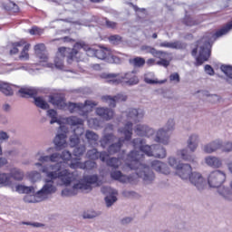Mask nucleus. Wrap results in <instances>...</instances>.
I'll use <instances>...</instances> for the list:
<instances>
[{"instance_id": "f257e3e1", "label": "nucleus", "mask_w": 232, "mask_h": 232, "mask_svg": "<svg viewBox=\"0 0 232 232\" xmlns=\"http://www.w3.org/2000/svg\"><path fill=\"white\" fill-rule=\"evenodd\" d=\"M43 172L47 177L44 185L35 195L27 194L24 198V202L35 204V202H43V200L50 198L51 195L57 192L55 180H60L59 186H70L72 177L66 170L61 172V166L59 164L44 167Z\"/></svg>"}, {"instance_id": "f03ea898", "label": "nucleus", "mask_w": 232, "mask_h": 232, "mask_svg": "<svg viewBox=\"0 0 232 232\" xmlns=\"http://www.w3.org/2000/svg\"><path fill=\"white\" fill-rule=\"evenodd\" d=\"M230 30H232V22L227 24L215 34L207 33L203 38L198 42V48L192 50V55L195 57V55H197V52H198V56L197 57L198 66H200V64H204V63H206V61H208L211 56V43L217 41L218 37L227 35V34H229Z\"/></svg>"}, {"instance_id": "7ed1b4c3", "label": "nucleus", "mask_w": 232, "mask_h": 232, "mask_svg": "<svg viewBox=\"0 0 232 232\" xmlns=\"http://www.w3.org/2000/svg\"><path fill=\"white\" fill-rule=\"evenodd\" d=\"M142 157L143 156L140 154V152L130 151L127 155L125 163L130 169H134V171H136V176L132 177H135L136 179L137 177L143 180V184L148 186L150 184H153L155 181V172L151 170L150 166L140 162V160H142Z\"/></svg>"}, {"instance_id": "20e7f679", "label": "nucleus", "mask_w": 232, "mask_h": 232, "mask_svg": "<svg viewBox=\"0 0 232 232\" xmlns=\"http://www.w3.org/2000/svg\"><path fill=\"white\" fill-rule=\"evenodd\" d=\"M103 79H107V82L111 84H121L123 82L127 86H135L139 82V77L135 72H130L123 74L109 73L103 74Z\"/></svg>"}, {"instance_id": "39448f33", "label": "nucleus", "mask_w": 232, "mask_h": 232, "mask_svg": "<svg viewBox=\"0 0 232 232\" xmlns=\"http://www.w3.org/2000/svg\"><path fill=\"white\" fill-rule=\"evenodd\" d=\"M118 131L124 135V139L120 138L117 143L109 146L108 153H110V155H113L118 153V151H121V148H122L124 140H131V137H133V122L127 121L124 127L120 128Z\"/></svg>"}, {"instance_id": "423d86ee", "label": "nucleus", "mask_w": 232, "mask_h": 232, "mask_svg": "<svg viewBox=\"0 0 232 232\" xmlns=\"http://www.w3.org/2000/svg\"><path fill=\"white\" fill-rule=\"evenodd\" d=\"M97 102L92 100H86L84 103H66V109L70 113H78L83 119H88V113L97 106Z\"/></svg>"}, {"instance_id": "0eeeda50", "label": "nucleus", "mask_w": 232, "mask_h": 232, "mask_svg": "<svg viewBox=\"0 0 232 232\" xmlns=\"http://www.w3.org/2000/svg\"><path fill=\"white\" fill-rule=\"evenodd\" d=\"M64 57H67V62L72 63V61L75 58V50L66 48V47H60L58 49V53L56 57L54 58V66L59 70H62L64 66Z\"/></svg>"}, {"instance_id": "6e6552de", "label": "nucleus", "mask_w": 232, "mask_h": 232, "mask_svg": "<svg viewBox=\"0 0 232 232\" xmlns=\"http://www.w3.org/2000/svg\"><path fill=\"white\" fill-rule=\"evenodd\" d=\"M226 182V172L222 170H214L208 176V184L209 188H220Z\"/></svg>"}, {"instance_id": "1a4fd4ad", "label": "nucleus", "mask_w": 232, "mask_h": 232, "mask_svg": "<svg viewBox=\"0 0 232 232\" xmlns=\"http://www.w3.org/2000/svg\"><path fill=\"white\" fill-rule=\"evenodd\" d=\"M133 146L135 148H140V151L139 150H132L136 151L137 153H140L142 155V159H144V154L147 155V157H154V148L153 145H145L146 144V140L142 138H136L132 140Z\"/></svg>"}, {"instance_id": "9d476101", "label": "nucleus", "mask_w": 232, "mask_h": 232, "mask_svg": "<svg viewBox=\"0 0 232 232\" xmlns=\"http://www.w3.org/2000/svg\"><path fill=\"white\" fill-rule=\"evenodd\" d=\"M188 180L190 184L198 189V191H204V189H206L207 182L202 174L198 172H192Z\"/></svg>"}, {"instance_id": "9b49d317", "label": "nucleus", "mask_w": 232, "mask_h": 232, "mask_svg": "<svg viewBox=\"0 0 232 232\" xmlns=\"http://www.w3.org/2000/svg\"><path fill=\"white\" fill-rule=\"evenodd\" d=\"M99 182V176L88 175L84 176L78 184L81 187V191H92V184H97Z\"/></svg>"}, {"instance_id": "f8f14e48", "label": "nucleus", "mask_w": 232, "mask_h": 232, "mask_svg": "<svg viewBox=\"0 0 232 232\" xmlns=\"http://www.w3.org/2000/svg\"><path fill=\"white\" fill-rule=\"evenodd\" d=\"M111 177L113 180H119L122 184H137L139 181L136 177L122 175V172L120 170L111 172Z\"/></svg>"}, {"instance_id": "ddd939ff", "label": "nucleus", "mask_w": 232, "mask_h": 232, "mask_svg": "<svg viewBox=\"0 0 232 232\" xmlns=\"http://www.w3.org/2000/svg\"><path fill=\"white\" fill-rule=\"evenodd\" d=\"M134 133L138 135V137H147L150 139V137L155 134V130L147 124L140 123L134 127Z\"/></svg>"}, {"instance_id": "4468645a", "label": "nucleus", "mask_w": 232, "mask_h": 232, "mask_svg": "<svg viewBox=\"0 0 232 232\" xmlns=\"http://www.w3.org/2000/svg\"><path fill=\"white\" fill-rule=\"evenodd\" d=\"M193 169L189 164L179 163L178 169L176 170L177 176L182 180H189Z\"/></svg>"}, {"instance_id": "2eb2a0df", "label": "nucleus", "mask_w": 232, "mask_h": 232, "mask_svg": "<svg viewBox=\"0 0 232 232\" xmlns=\"http://www.w3.org/2000/svg\"><path fill=\"white\" fill-rule=\"evenodd\" d=\"M70 168L72 169H86V171H90L92 169H97V163L92 160H87L83 163L76 160L70 164Z\"/></svg>"}, {"instance_id": "dca6fc26", "label": "nucleus", "mask_w": 232, "mask_h": 232, "mask_svg": "<svg viewBox=\"0 0 232 232\" xmlns=\"http://www.w3.org/2000/svg\"><path fill=\"white\" fill-rule=\"evenodd\" d=\"M150 168H152L154 171H157V173H161L162 175H169L171 173L168 164L159 160H152L150 162Z\"/></svg>"}, {"instance_id": "f3484780", "label": "nucleus", "mask_w": 232, "mask_h": 232, "mask_svg": "<svg viewBox=\"0 0 232 232\" xmlns=\"http://www.w3.org/2000/svg\"><path fill=\"white\" fill-rule=\"evenodd\" d=\"M86 157L91 160H98V159H100L102 162H106V159H109L110 154L106 151L99 152L97 151V149H92L87 151Z\"/></svg>"}, {"instance_id": "a211bd4d", "label": "nucleus", "mask_w": 232, "mask_h": 232, "mask_svg": "<svg viewBox=\"0 0 232 232\" xmlns=\"http://www.w3.org/2000/svg\"><path fill=\"white\" fill-rule=\"evenodd\" d=\"M144 110L142 109H129L127 111V119L133 122H140L144 119Z\"/></svg>"}, {"instance_id": "6ab92c4d", "label": "nucleus", "mask_w": 232, "mask_h": 232, "mask_svg": "<svg viewBox=\"0 0 232 232\" xmlns=\"http://www.w3.org/2000/svg\"><path fill=\"white\" fill-rule=\"evenodd\" d=\"M34 53L40 63H48V51H46L44 44H38L34 45Z\"/></svg>"}, {"instance_id": "aec40b11", "label": "nucleus", "mask_w": 232, "mask_h": 232, "mask_svg": "<svg viewBox=\"0 0 232 232\" xmlns=\"http://www.w3.org/2000/svg\"><path fill=\"white\" fill-rule=\"evenodd\" d=\"M82 49L86 52V54L89 57H96L97 55V49L92 48L84 43H76L72 48V50L75 51V55H77V53H79V50Z\"/></svg>"}, {"instance_id": "412c9836", "label": "nucleus", "mask_w": 232, "mask_h": 232, "mask_svg": "<svg viewBox=\"0 0 232 232\" xmlns=\"http://www.w3.org/2000/svg\"><path fill=\"white\" fill-rule=\"evenodd\" d=\"M49 102L53 106H56L58 110H66V102H64V96L63 94H53L49 97Z\"/></svg>"}, {"instance_id": "4be33fe9", "label": "nucleus", "mask_w": 232, "mask_h": 232, "mask_svg": "<svg viewBox=\"0 0 232 232\" xmlns=\"http://www.w3.org/2000/svg\"><path fill=\"white\" fill-rule=\"evenodd\" d=\"M154 140L155 142H159V144L168 146V144H169V132H167L166 130L162 128L159 129L156 132Z\"/></svg>"}, {"instance_id": "5701e85b", "label": "nucleus", "mask_w": 232, "mask_h": 232, "mask_svg": "<svg viewBox=\"0 0 232 232\" xmlns=\"http://www.w3.org/2000/svg\"><path fill=\"white\" fill-rule=\"evenodd\" d=\"M102 101L107 102L111 108H115L117 102H124L128 97L123 94H117L114 97L111 96H103L102 97Z\"/></svg>"}, {"instance_id": "b1692460", "label": "nucleus", "mask_w": 232, "mask_h": 232, "mask_svg": "<svg viewBox=\"0 0 232 232\" xmlns=\"http://www.w3.org/2000/svg\"><path fill=\"white\" fill-rule=\"evenodd\" d=\"M96 115L101 117V119H103V121H111L115 112L110 108L98 107L96 109Z\"/></svg>"}, {"instance_id": "393cba45", "label": "nucleus", "mask_w": 232, "mask_h": 232, "mask_svg": "<svg viewBox=\"0 0 232 232\" xmlns=\"http://www.w3.org/2000/svg\"><path fill=\"white\" fill-rule=\"evenodd\" d=\"M141 52H145V53H150L153 57H166L169 55V53L164 51H159L155 49V47H151L150 45H142Z\"/></svg>"}, {"instance_id": "a878e982", "label": "nucleus", "mask_w": 232, "mask_h": 232, "mask_svg": "<svg viewBox=\"0 0 232 232\" xmlns=\"http://www.w3.org/2000/svg\"><path fill=\"white\" fill-rule=\"evenodd\" d=\"M57 164L60 166V172L67 171V173H68L69 175H71V176H70V177H71V180L69 181V186H70V184H72V182H73V181L75 180V176L73 175V172L70 171L69 169H63V166H64V162L60 161L59 163L48 164V165H44V166H43V163L37 162V163H35L34 165L37 166L38 168H42L40 171H42V173H44V172L43 171V169H44V168H48V166H57Z\"/></svg>"}, {"instance_id": "bb28decb", "label": "nucleus", "mask_w": 232, "mask_h": 232, "mask_svg": "<svg viewBox=\"0 0 232 232\" xmlns=\"http://www.w3.org/2000/svg\"><path fill=\"white\" fill-rule=\"evenodd\" d=\"M160 48H171L172 50H184L186 49V44L176 41V42H162L160 44Z\"/></svg>"}, {"instance_id": "cd10ccee", "label": "nucleus", "mask_w": 232, "mask_h": 232, "mask_svg": "<svg viewBox=\"0 0 232 232\" xmlns=\"http://www.w3.org/2000/svg\"><path fill=\"white\" fill-rule=\"evenodd\" d=\"M221 148H222V141L216 140L205 145L203 147V151H205V153H214V151H217L218 150H221Z\"/></svg>"}, {"instance_id": "c85d7f7f", "label": "nucleus", "mask_w": 232, "mask_h": 232, "mask_svg": "<svg viewBox=\"0 0 232 232\" xmlns=\"http://www.w3.org/2000/svg\"><path fill=\"white\" fill-rule=\"evenodd\" d=\"M218 194L224 200H227L228 202H231V200H232V190H231V188H229V187H224V186L222 187V185H220L218 188Z\"/></svg>"}, {"instance_id": "c756f323", "label": "nucleus", "mask_w": 232, "mask_h": 232, "mask_svg": "<svg viewBox=\"0 0 232 232\" xmlns=\"http://www.w3.org/2000/svg\"><path fill=\"white\" fill-rule=\"evenodd\" d=\"M198 142H199V139L198 134H191L188 137L187 140V146L192 153H194V151H197V148H198Z\"/></svg>"}, {"instance_id": "7c9ffc66", "label": "nucleus", "mask_w": 232, "mask_h": 232, "mask_svg": "<svg viewBox=\"0 0 232 232\" xmlns=\"http://www.w3.org/2000/svg\"><path fill=\"white\" fill-rule=\"evenodd\" d=\"M81 191V185L79 183L74 184L71 188H64L62 190V197H74Z\"/></svg>"}, {"instance_id": "2f4dec72", "label": "nucleus", "mask_w": 232, "mask_h": 232, "mask_svg": "<svg viewBox=\"0 0 232 232\" xmlns=\"http://www.w3.org/2000/svg\"><path fill=\"white\" fill-rule=\"evenodd\" d=\"M53 142L56 146V150H63V148L66 147V134H57L53 140Z\"/></svg>"}, {"instance_id": "473e14b6", "label": "nucleus", "mask_w": 232, "mask_h": 232, "mask_svg": "<svg viewBox=\"0 0 232 232\" xmlns=\"http://www.w3.org/2000/svg\"><path fill=\"white\" fill-rule=\"evenodd\" d=\"M206 164L210 168H222V160L215 156H208L205 159Z\"/></svg>"}, {"instance_id": "72a5a7b5", "label": "nucleus", "mask_w": 232, "mask_h": 232, "mask_svg": "<svg viewBox=\"0 0 232 232\" xmlns=\"http://www.w3.org/2000/svg\"><path fill=\"white\" fill-rule=\"evenodd\" d=\"M154 158L155 159H166L168 153L166 151V148L161 145L154 144Z\"/></svg>"}, {"instance_id": "f704fd0d", "label": "nucleus", "mask_w": 232, "mask_h": 232, "mask_svg": "<svg viewBox=\"0 0 232 232\" xmlns=\"http://www.w3.org/2000/svg\"><path fill=\"white\" fill-rule=\"evenodd\" d=\"M18 93H20V96L24 98L35 97V95H37V89L24 87L18 91Z\"/></svg>"}, {"instance_id": "c9c22d12", "label": "nucleus", "mask_w": 232, "mask_h": 232, "mask_svg": "<svg viewBox=\"0 0 232 232\" xmlns=\"http://www.w3.org/2000/svg\"><path fill=\"white\" fill-rule=\"evenodd\" d=\"M10 179H14V180L21 181L24 179V172H23L20 169L14 168L10 170L9 174Z\"/></svg>"}, {"instance_id": "e433bc0d", "label": "nucleus", "mask_w": 232, "mask_h": 232, "mask_svg": "<svg viewBox=\"0 0 232 232\" xmlns=\"http://www.w3.org/2000/svg\"><path fill=\"white\" fill-rule=\"evenodd\" d=\"M12 86L15 85H10L8 82H1L0 83V92L4 93V95H6L7 97H10L14 95V89Z\"/></svg>"}, {"instance_id": "4c0bfd02", "label": "nucleus", "mask_w": 232, "mask_h": 232, "mask_svg": "<svg viewBox=\"0 0 232 232\" xmlns=\"http://www.w3.org/2000/svg\"><path fill=\"white\" fill-rule=\"evenodd\" d=\"M129 63L133 68H142L146 64V60L140 56H137L135 58L129 59Z\"/></svg>"}, {"instance_id": "58836bf2", "label": "nucleus", "mask_w": 232, "mask_h": 232, "mask_svg": "<svg viewBox=\"0 0 232 232\" xmlns=\"http://www.w3.org/2000/svg\"><path fill=\"white\" fill-rule=\"evenodd\" d=\"M115 135L113 133L105 134L100 140L102 148H106L109 144H111L115 140Z\"/></svg>"}, {"instance_id": "ea45409f", "label": "nucleus", "mask_w": 232, "mask_h": 232, "mask_svg": "<svg viewBox=\"0 0 232 232\" xmlns=\"http://www.w3.org/2000/svg\"><path fill=\"white\" fill-rule=\"evenodd\" d=\"M0 186L1 188H6L12 186V179L8 173H0Z\"/></svg>"}, {"instance_id": "a19ab883", "label": "nucleus", "mask_w": 232, "mask_h": 232, "mask_svg": "<svg viewBox=\"0 0 232 232\" xmlns=\"http://www.w3.org/2000/svg\"><path fill=\"white\" fill-rule=\"evenodd\" d=\"M34 104L37 108H41V110H49L50 105L46 101H44V97H34Z\"/></svg>"}, {"instance_id": "79ce46f5", "label": "nucleus", "mask_w": 232, "mask_h": 232, "mask_svg": "<svg viewBox=\"0 0 232 232\" xmlns=\"http://www.w3.org/2000/svg\"><path fill=\"white\" fill-rule=\"evenodd\" d=\"M66 122L70 126H82V124H84V121L81 118H77V116H71L67 118Z\"/></svg>"}, {"instance_id": "37998d69", "label": "nucleus", "mask_w": 232, "mask_h": 232, "mask_svg": "<svg viewBox=\"0 0 232 232\" xmlns=\"http://www.w3.org/2000/svg\"><path fill=\"white\" fill-rule=\"evenodd\" d=\"M178 153H179V155H181V159L183 160H187L188 162L195 161V156L189 154V151H188V150H186V149L179 150Z\"/></svg>"}, {"instance_id": "c03bdc74", "label": "nucleus", "mask_w": 232, "mask_h": 232, "mask_svg": "<svg viewBox=\"0 0 232 232\" xmlns=\"http://www.w3.org/2000/svg\"><path fill=\"white\" fill-rule=\"evenodd\" d=\"M108 56H110V50L108 48H99L96 49V57L97 59H101L104 61Z\"/></svg>"}, {"instance_id": "a18cd8bd", "label": "nucleus", "mask_w": 232, "mask_h": 232, "mask_svg": "<svg viewBox=\"0 0 232 232\" xmlns=\"http://www.w3.org/2000/svg\"><path fill=\"white\" fill-rule=\"evenodd\" d=\"M105 162H106L107 166H109L110 168H113L114 169H117V168H119V166H121V164H122L121 160L117 159V158H111L109 160L107 158Z\"/></svg>"}, {"instance_id": "49530a36", "label": "nucleus", "mask_w": 232, "mask_h": 232, "mask_svg": "<svg viewBox=\"0 0 232 232\" xmlns=\"http://www.w3.org/2000/svg\"><path fill=\"white\" fill-rule=\"evenodd\" d=\"M47 117H50V119H51L50 124H55V122H57V124H61V121H59V119H57V111H55L53 109L48 110Z\"/></svg>"}, {"instance_id": "de8ad7c7", "label": "nucleus", "mask_w": 232, "mask_h": 232, "mask_svg": "<svg viewBox=\"0 0 232 232\" xmlns=\"http://www.w3.org/2000/svg\"><path fill=\"white\" fill-rule=\"evenodd\" d=\"M5 10H7V12H14V14L19 12V5H17L15 3L9 1L6 4L4 5Z\"/></svg>"}, {"instance_id": "09e8293b", "label": "nucleus", "mask_w": 232, "mask_h": 232, "mask_svg": "<svg viewBox=\"0 0 232 232\" xmlns=\"http://www.w3.org/2000/svg\"><path fill=\"white\" fill-rule=\"evenodd\" d=\"M169 55H167L166 57H156L157 59H160V61L157 62L158 66H163L164 68H168L169 66V63L171 61V58L169 56L171 53H169Z\"/></svg>"}, {"instance_id": "8fccbe9b", "label": "nucleus", "mask_w": 232, "mask_h": 232, "mask_svg": "<svg viewBox=\"0 0 232 232\" xmlns=\"http://www.w3.org/2000/svg\"><path fill=\"white\" fill-rule=\"evenodd\" d=\"M15 189L17 193H26V195H29V193H34V187H26L24 185H17L15 187Z\"/></svg>"}, {"instance_id": "3c124183", "label": "nucleus", "mask_w": 232, "mask_h": 232, "mask_svg": "<svg viewBox=\"0 0 232 232\" xmlns=\"http://www.w3.org/2000/svg\"><path fill=\"white\" fill-rule=\"evenodd\" d=\"M85 138L87 139L88 142H97V140H99V135L92 130H86Z\"/></svg>"}, {"instance_id": "603ef678", "label": "nucleus", "mask_w": 232, "mask_h": 232, "mask_svg": "<svg viewBox=\"0 0 232 232\" xmlns=\"http://www.w3.org/2000/svg\"><path fill=\"white\" fill-rule=\"evenodd\" d=\"M161 130H165V131H167L168 133L173 131L175 130V120L169 119L165 126L161 128Z\"/></svg>"}, {"instance_id": "864d4df0", "label": "nucleus", "mask_w": 232, "mask_h": 232, "mask_svg": "<svg viewBox=\"0 0 232 232\" xmlns=\"http://www.w3.org/2000/svg\"><path fill=\"white\" fill-rule=\"evenodd\" d=\"M30 50V44H25L21 52L19 59H24V61H28L30 59V55L28 54V51Z\"/></svg>"}, {"instance_id": "5fc2aeb1", "label": "nucleus", "mask_w": 232, "mask_h": 232, "mask_svg": "<svg viewBox=\"0 0 232 232\" xmlns=\"http://www.w3.org/2000/svg\"><path fill=\"white\" fill-rule=\"evenodd\" d=\"M24 44V42H16L12 44V49L10 50L11 55H15V53H19V47L23 46Z\"/></svg>"}, {"instance_id": "6e6d98bb", "label": "nucleus", "mask_w": 232, "mask_h": 232, "mask_svg": "<svg viewBox=\"0 0 232 232\" xmlns=\"http://www.w3.org/2000/svg\"><path fill=\"white\" fill-rule=\"evenodd\" d=\"M221 72L227 75V77H229V79H232V66L231 65H221L220 67Z\"/></svg>"}, {"instance_id": "4d7b16f0", "label": "nucleus", "mask_w": 232, "mask_h": 232, "mask_svg": "<svg viewBox=\"0 0 232 232\" xmlns=\"http://www.w3.org/2000/svg\"><path fill=\"white\" fill-rule=\"evenodd\" d=\"M105 202H106L107 208H111V206H113V204L117 202V197L113 195L107 196L105 197Z\"/></svg>"}, {"instance_id": "13d9d810", "label": "nucleus", "mask_w": 232, "mask_h": 232, "mask_svg": "<svg viewBox=\"0 0 232 232\" xmlns=\"http://www.w3.org/2000/svg\"><path fill=\"white\" fill-rule=\"evenodd\" d=\"M28 177L32 182H37V180H41V173L35 170L31 171Z\"/></svg>"}, {"instance_id": "bf43d9fd", "label": "nucleus", "mask_w": 232, "mask_h": 232, "mask_svg": "<svg viewBox=\"0 0 232 232\" xmlns=\"http://www.w3.org/2000/svg\"><path fill=\"white\" fill-rule=\"evenodd\" d=\"M84 151H86V147L84 145H81L80 147L74 148L73 155L74 157H81V155L84 154Z\"/></svg>"}, {"instance_id": "052dcab7", "label": "nucleus", "mask_w": 232, "mask_h": 232, "mask_svg": "<svg viewBox=\"0 0 232 232\" xmlns=\"http://www.w3.org/2000/svg\"><path fill=\"white\" fill-rule=\"evenodd\" d=\"M98 216H99V214H97V212L92 211V210H88L86 212H83L82 218H84V219H86V218L92 219V218H95Z\"/></svg>"}, {"instance_id": "680f3d73", "label": "nucleus", "mask_w": 232, "mask_h": 232, "mask_svg": "<svg viewBox=\"0 0 232 232\" xmlns=\"http://www.w3.org/2000/svg\"><path fill=\"white\" fill-rule=\"evenodd\" d=\"M168 163L170 166V168H173L174 169H179V161L175 159V157H169L168 159Z\"/></svg>"}, {"instance_id": "e2e57ef3", "label": "nucleus", "mask_w": 232, "mask_h": 232, "mask_svg": "<svg viewBox=\"0 0 232 232\" xmlns=\"http://www.w3.org/2000/svg\"><path fill=\"white\" fill-rule=\"evenodd\" d=\"M59 160H61V154L59 152H54L49 155L50 162H56V164H59Z\"/></svg>"}, {"instance_id": "0e129e2a", "label": "nucleus", "mask_w": 232, "mask_h": 232, "mask_svg": "<svg viewBox=\"0 0 232 232\" xmlns=\"http://www.w3.org/2000/svg\"><path fill=\"white\" fill-rule=\"evenodd\" d=\"M184 24H186V26H195V25L198 24V22H197L196 20H194L193 18H191L189 16H186L184 18Z\"/></svg>"}, {"instance_id": "69168bd1", "label": "nucleus", "mask_w": 232, "mask_h": 232, "mask_svg": "<svg viewBox=\"0 0 232 232\" xmlns=\"http://www.w3.org/2000/svg\"><path fill=\"white\" fill-rule=\"evenodd\" d=\"M109 41L113 44H118V43H121V41H122V37H121V35L119 34H114L109 37Z\"/></svg>"}, {"instance_id": "338daca9", "label": "nucleus", "mask_w": 232, "mask_h": 232, "mask_svg": "<svg viewBox=\"0 0 232 232\" xmlns=\"http://www.w3.org/2000/svg\"><path fill=\"white\" fill-rule=\"evenodd\" d=\"M169 81L170 82H176V84H178V82H180V75H179V72H174L170 74Z\"/></svg>"}, {"instance_id": "774afa93", "label": "nucleus", "mask_w": 232, "mask_h": 232, "mask_svg": "<svg viewBox=\"0 0 232 232\" xmlns=\"http://www.w3.org/2000/svg\"><path fill=\"white\" fill-rule=\"evenodd\" d=\"M79 140H80L79 136H75V134L71 136L70 144H71L72 148H75V146H77V144H79Z\"/></svg>"}]
</instances>
